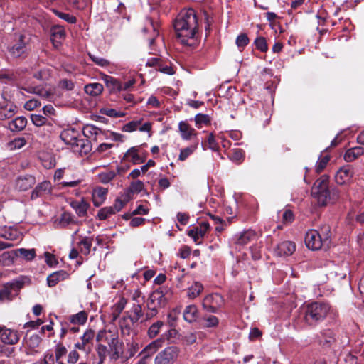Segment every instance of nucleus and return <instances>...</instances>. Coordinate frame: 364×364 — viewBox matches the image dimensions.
<instances>
[{
	"instance_id": "obj_1",
	"label": "nucleus",
	"mask_w": 364,
	"mask_h": 364,
	"mask_svg": "<svg viewBox=\"0 0 364 364\" xmlns=\"http://www.w3.org/2000/svg\"><path fill=\"white\" fill-rule=\"evenodd\" d=\"M178 41L183 46L195 47L198 43V20L191 8L181 11L173 22Z\"/></svg>"
},
{
	"instance_id": "obj_2",
	"label": "nucleus",
	"mask_w": 364,
	"mask_h": 364,
	"mask_svg": "<svg viewBox=\"0 0 364 364\" xmlns=\"http://www.w3.org/2000/svg\"><path fill=\"white\" fill-rule=\"evenodd\" d=\"M117 331L114 330L103 329L98 332L96 336L97 353L99 357L97 364H102L108 353V348L113 352L112 358L117 360L119 358V353L117 349Z\"/></svg>"
},
{
	"instance_id": "obj_3",
	"label": "nucleus",
	"mask_w": 364,
	"mask_h": 364,
	"mask_svg": "<svg viewBox=\"0 0 364 364\" xmlns=\"http://www.w3.org/2000/svg\"><path fill=\"white\" fill-rule=\"evenodd\" d=\"M328 185L329 178L326 175L321 176L314 184L311 194L320 206L334 203L339 198L338 191L335 188H331Z\"/></svg>"
},
{
	"instance_id": "obj_4",
	"label": "nucleus",
	"mask_w": 364,
	"mask_h": 364,
	"mask_svg": "<svg viewBox=\"0 0 364 364\" xmlns=\"http://www.w3.org/2000/svg\"><path fill=\"white\" fill-rule=\"evenodd\" d=\"M331 307L326 302L314 301L304 307V321L309 326L323 321L330 313Z\"/></svg>"
},
{
	"instance_id": "obj_5",
	"label": "nucleus",
	"mask_w": 364,
	"mask_h": 364,
	"mask_svg": "<svg viewBox=\"0 0 364 364\" xmlns=\"http://www.w3.org/2000/svg\"><path fill=\"white\" fill-rule=\"evenodd\" d=\"M79 133L73 128H68L64 129L60 135V139L68 145H70L75 151H78L81 155H86L91 151V145L88 142L86 144L84 139H78Z\"/></svg>"
},
{
	"instance_id": "obj_6",
	"label": "nucleus",
	"mask_w": 364,
	"mask_h": 364,
	"mask_svg": "<svg viewBox=\"0 0 364 364\" xmlns=\"http://www.w3.org/2000/svg\"><path fill=\"white\" fill-rule=\"evenodd\" d=\"M26 283H30V279L25 276H21L10 282L4 284L0 289V302L11 301L14 296L18 294L21 289Z\"/></svg>"
},
{
	"instance_id": "obj_7",
	"label": "nucleus",
	"mask_w": 364,
	"mask_h": 364,
	"mask_svg": "<svg viewBox=\"0 0 364 364\" xmlns=\"http://www.w3.org/2000/svg\"><path fill=\"white\" fill-rule=\"evenodd\" d=\"M180 349L171 346L160 351L154 358V364H173L178 359Z\"/></svg>"
},
{
	"instance_id": "obj_8",
	"label": "nucleus",
	"mask_w": 364,
	"mask_h": 364,
	"mask_svg": "<svg viewBox=\"0 0 364 364\" xmlns=\"http://www.w3.org/2000/svg\"><path fill=\"white\" fill-rule=\"evenodd\" d=\"M225 300L219 294H210L205 296L203 300V308L208 312L217 313L224 305Z\"/></svg>"
},
{
	"instance_id": "obj_9",
	"label": "nucleus",
	"mask_w": 364,
	"mask_h": 364,
	"mask_svg": "<svg viewBox=\"0 0 364 364\" xmlns=\"http://www.w3.org/2000/svg\"><path fill=\"white\" fill-rule=\"evenodd\" d=\"M168 338L167 334H162L161 336L151 342L149 344L146 346L144 349L139 353V356H144V358H150L154 354H155L159 349H160L164 345L166 339Z\"/></svg>"
},
{
	"instance_id": "obj_10",
	"label": "nucleus",
	"mask_w": 364,
	"mask_h": 364,
	"mask_svg": "<svg viewBox=\"0 0 364 364\" xmlns=\"http://www.w3.org/2000/svg\"><path fill=\"white\" fill-rule=\"evenodd\" d=\"M305 243L306 247L312 250H318L323 247H326L319 235V232L316 230H310L306 232Z\"/></svg>"
},
{
	"instance_id": "obj_11",
	"label": "nucleus",
	"mask_w": 364,
	"mask_h": 364,
	"mask_svg": "<svg viewBox=\"0 0 364 364\" xmlns=\"http://www.w3.org/2000/svg\"><path fill=\"white\" fill-rule=\"evenodd\" d=\"M24 36L19 35L16 43L9 48V52L13 58H20L26 51V46L24 42Z\"/></svg>"
},
{
	"instance_id": "obj_12",
	"label": "nucleus",
	"mask_w": 364,
	"mask_h": 364,
	"mask_svg": "<svg viewBox=\"0 0 364 364\" xmlns=\"http://www.w3.org/2000/svg\"><path fill=\"white\" fill-rule=\"evenodd\" d=\"M353 176V170L350 166L341 167L335 176L336 183L343 185L348 183Z\"/></svg>"
},
{
	"instance_id": "obj_13",
	"label": "nucleus",
	"mask_w": 364,
	"mask_h": 364,
	"mask_svg": "<svg viewBox=\"0 0 364 364\" xmlns=\"http://www.w3.org/2000/svg\"><path fill=\"white\" fill-rule=\"evenodd\" d=\"M36 181L34 176L31 175H26L19 176L16 180V188L21 191H25L31 188Z\"/></svg>"
},
{
	"instance_id": "obj_14",
	"label": "nucleus",
	"mask_w": 364,
	"mask_h": 364,
	"mask_svg": "<svg viewBox=\"0 0 364 364\" xmlns=\"http://www.w3.org/2000/svg\"><path fill=\"white\" fill-rule=\"evenodd\" d=\"M296 245L291 241H284L277 245L275 253L278 256H289L294 253Z\"/></svg>"
},
{
	"instance_id": "obj_15",
	"label": "nucleus",
	"mask_w": 364,
	"mask_h": 364,
	"mask_svg": "<svg viewBox=\"0 0 364 364\" xmlns=\"http://www.w3.org/2000/svg\"><path fill=\"white\" fill-rule=\"evenodd\" d=\"M209 228L210 225L208 222H203L198 227L189 230L187 235L197 242L205 236Z\"/></svg>"
},
{
	"instance_id": "obj_16",
	"label": "nucleus",
	"mask_w": 364,
	"mask_h": 364,
	"mask_svg": "<svg viewBox=\"0 0 364 364\" xmlns=\"http://www.w3.org/2000/svg\"><path fill=\"white\" fill-rule=\"evenodd\" d=\"M1 341L9 345H14L19 341V336L16 331L5 328L1 334Z\"/></svg>"
},
{
	"instance_id": "obj_17",
	"label": "nucleus",
	"mask_w": 364,
	"mask_h": 364,
	"mask_svg": "<svg viewBox=\"0 0 364 364\" xmlns=\"http://www.w3.org/2000/svg\"><path fill=\"white\" fill-rule=\"evenodd\" d=\"M102 77L105 83L108 84L111 82L114 85V87H117L119 91H124L129 90L131 87H132L134 83V80H130L124 84H119L116 80H114L112 77L107 75L105 74H102Z\"/></svg>"
},
{
	"instance_id": "obj_18",
	"label": "nucleus",
	"mask_w": 364,
	"mask_h": 364,
	"mask_svg": "<svg viewBox=\"0 0 364 364\" xmlns=\"http://www.w3.org/2000/svg\"><path fill=\"white\" fill-rule=\"evenodd\" d=\"M107 188L97 187L92 191V203L95 206L99 207L106 199Z\"/></svg>"
},
{
	"instance_id": "obj_19",
	"label": "nucleus",
	"mask_w": 364,
	"mask_h": 364,
	"mask_svg": "<svg viewBox=\"0 0 364 364\" xmlns=\"http://www.w3.org/2000/svg\"><path fill=\"white\" fill-rule=\"evenodd\" d=\"M142 32L144 34H146V33H150L149 36L147 38V41H149L150 46H151L154 43L155 38L159 35V31L155 28V26L153 24V21L150 18L146 19V25L142 29Z\"/></svg>"
},
{
	"instance_id": "obj_20",
	"label": "nucleus",
	"mask_w": 364,
	"mask_h": 364,
	"mask_svg": "<svg viewBox=\"0 0 364 364\" xmlns=\"http://www.w3.org/2000/svg\"><path fill=\"white\" fill-rule=\"evenodd\" d=\"M68 277L67 272L60 270L55 272L47 277V284L49 287L55 286L59 282L65 279Z\"/></svg>"
},
{
	"instance_id": "obj_21",
	"label": "nucleus",
	"mask_w": 364,
	"mask_h": 364,
	"mask_svg": "<svg viewBox=\"0 0 364 364\" xmlns=\"http://www.w3.org/2000/svg\"><path fill=\"white\" fill-rule=\"evenodd\" d=\"M123 159L132 162L134 164H138L144 161V159H142L140 157L139 154V148L136 146H133L128 149L124 154Z\"/></svg>"
},
{
	"instance_id": "obj_22",
	"label": "nucleus",
	"mask_w": 364,
	"mask_h": 364,
	"mask_svg": "<svg viewBox=\"0 0 364 364\" xmlns=\"http://www.w3.org/2000/svg\"><path fill=\"white\" fill-rule=\"evenodd\" d=\"M51 184L49 181H45L39 183L32 191L31 198L32 200L42 196L46 193H50Z\"/></svg>"
},
{
	"instance_id": "obj_23",
	"label": "nucleus",
	"mask_w": 364,
	"mask_h": 364,
	"mask_svg": "<svg viewBox=\"0 0 364 364\" xmlns=\"http://www.w3.org/2000/svg\"><path fill=\"white\" fill-rule=\"evenodd\" d=\"M17 107L13 104L0 106V120L11 118L16 112Z\"/></svg>"
},
{
	"instance_id": "obj_24",
	"label": "nucleus",
	"mask_w": 364,
	"mask_h": 364,
	"mask_svg": "<svg viewBox=\"0 0 364 364\" xmlns=\"http://www.w3.org/2000/svg\"><path fill=\"white\" fill-rule=\"evenodd\" d=\"M27 124V119L24 117H18L8 124V128L11 132L22 131Z\"/></svg>"
},
{
	"instance_id": "obj_25",
	"label": "nucleus",
	"mask_w": 364,
	"mask_h": 364,
	"mask_svg": "<svg viewBox=\"0 0 364 364\" xmlns=\"http://www.w3.org/2000/svg\"><path fill=\"white\" fill-rule=\"evenodd\" d=\"M178 129L181 137L185 140H188L196 134V130L186 122H181L178 124Z\"/></svg>"
},
{
	"instance_id": "obj_26",
	"label": "nucleus",
	"mask_w": 364,
	"mask_h": 364,
	"mask_svg": "<svg viewBox=\"0 0 364 364\" xmlns=\"http://www.w3.org/2000/svg\"><path fill=\"white\" fill-rule=\"evenodd\" d=\"M142 307L140 304H134L129 311V319L132 323H135L142 317Z\"/></svg>"
},
{
	"instance_id": "obj_27",
	"label": "nucleus",
	"mask_w": 364,
	"mask_h": 364,
	"mask_svg": "<svg viewBox=\"0 0 364 364\" xmlns=\"http://www.w3.org/2000/svg\"><path fill=\"white\" fill-rule=\"evenodd\" d=\"M363 154V149L360 146L353 147L348 149L344 154V160L347 162H351Z\"/></svg>"
},
{
	"instance_id": "obj_28",
	"label": "nucleus",
	"mask_w": 364,
	"mask_h": 364,
	"mask_svg": "<svg viewBox=\"0 0 364 364\" xmlns=\"http://www.w3.org/2000/svg\"><path fill=\"white\" fill-rule=\"evenodd\" d=\"M203 290V284L199 282H194L193 284L188 288L187 296L191 299H194L200 295Z\"/></svg>"
},
{
	"instance_id": "obj_29",
	"label": "nucleus",
	"mask_w": 364,
	"mask_h": 364,
	"mask_svg": "<svg viewBox=\"0 0 364 364\" xmlns=\"http://www.w3.org/2000/svg\"><path fill=\"white\" fill-rule=\"evenodd\" d=\"M197 313L198 310L195 305H188L183 311V318L187 322L192 323L196 321Z\"/></svg>"
},
{
	"instance_id": "obj_30",
	"label": "nucleus",
	"mask_w": 364,
	"mask_h": 364,
	"mask_svg": "<svg viewBox=\"0 0 364 364\" xmlns=\"http://www.w3.org/2000/svg\"><path fill=\"white\" fill-rule=\"evenodd\" d=\"M72 207L75 210L77 214L82 217L86 215L87 210L90 206L89 203L83 199L80 201H75L72 203Z\"/></svg>"
},
{
	"instance_id": "obj_31",
	"label": "nucleus",
	"mask_w": 364,
	"mask_h": 364,
	"mask_svg": "<svg viewBox=\"0 0 364 364\" xmlns=\"http://www.w3.org/2000/svg\"><path fill=\"white\" fill-rule=\"evenodd\" d=\"M256 237V233L255 231L249 230L243 232L240 235L238 238L237 239L236 243L241 245H245L250 242L252 240H253Z\"/></svg>"
},
{
	"instance_id": "obj_32",
	"label": "nucleus",
	"mask_w": 364,
	"mask_h": 364,
	"mask_svg": "<svg viewBox=\"0 0 364 364\" xmlns=\"http://www.w3.org/2000/svg\"><path fill=\"white\" fill-rule=\"evenodd\" d=\"M14 255L17 257L21 256L26 260H32L36 257V250L34 249L20 248L14 251Z\"/></svg>"
},
{
	"instance_id": "obj_33",
	"label": "nucleus",
	"mask_w": 364,
	"mask_h": 364,
	"mask_svg": "<svg viewBox=\"0 0 364 364\" xmlns=\"http://www.w3.org/2000/svg\"><path fill=\"white\" fill-rule=\"evenodd\" d=\"M319 235L324 243L326 247H328L331 244V228L329 225H325L322 226L320 229Z\"/></svg>"
},
{
	"instance_id": "obj_34",
	"label": "nucleus",
	"mask_w": 364,
	"mask_h": 364,
	"mask_svg": "<svg viewBox=\"0 0 364 364\" xmlns=\"http://www.w3.org/2000/svg\"><path fill=\"white\" fill-rule=\"evenodd\" d=\"M24 90H26L28 92L30 93H34L36 95H38L44 98H48L51 95V93L48 92V90H44L43 88L39 87V86H27L24 88Z\"/></svg>"
},
{
	"instance_id": "obj_35",
	"label": "nucleus",
	"mask_w": 364,
	"mask_h": 364,
	"mask_svg": "<svg viewBox=\"0 0 364 364\" xmlns=\"http://www.w3.org/2000/svg\"><path fill=\"white\" fill-rule=\"evenodd\" d=\"M198 148V144H192L188 147L181 149L178 156V160L184 161L186 160Z\"/></svg>"
},
{
	"instance_id": "obj_36",
	"label": "nucleus",
	"mask_w": 364,
	"mask_h": 364,
	"mask_svg": "<svg viewBox=\"0 0 364 364\" xmlns=\"http://www.w3.org/2000/svg\"><path fill=\"white\" fill-rule=\"evenodd\" d=\"M52 40L54 42L60 43L65 38V33L63 27L56 26H53L51 30Z\"/></svg>"
},
{
	"instance_id": "obj_37",
	"label": "nucleus",
	"mask_w": 364,
	"mask_h": 364,
	"mask_svg": "<svg viewBox=\"0 0 364 364\" xmlns=\"http://www.w3.org/2000/svg\"><path fill=\"white\" fill-rule=\"evenodd\" d=\"M127 304V300L124 298H120L119 300L112 307L113 320H116L121 312L124 310Z\"/></svg>"
},
{
	"instance_id": "obj_38",
	"label": "nucleus",
	"mask_w": 364,
	"mask_h": 364,
	"mask_svg": "<svg viewBox=\"0 0 364 364\" xmlns=\"http://www.w3.org/2000/svg\"><path fill=\"white\" fill-rule=\"evenodd\" d=\"M164 326V322L161 321H157L154 323L147 331V336L149 338H154L160 332L161 328Z\"/></svg>"
},
{
	"instance_id": "obj_39",
	"label": "nucleus",
	"mask_w": 364,
	"mask_h": 364,
	"mask_svg": "<svg viewBox=\"0 0 364 364\" xmlns=\"http://www.w3.org/2000/svg\"><path fill=\"white\" fill-rule=\"evenodd\" d=\"M87 319V314L85 311H82L75 315H73L70 318V321L74 324H84Z\"/></svg>"
},
{
	"instance_id": "obj_40",
	"label": "nucleus",
	"mask_w": 364,
	"mask_h": 364,
	"mask_svg": "<svg viewBox=\"0 0 364 364\" xmlns=\"http://www.w3.org/2000/svg\"><path fill=\"white\" fill-rule=\"evenodd\" d=\"M91 340V331H87L82 337V343H78L75 346L79 349L90 350V341Z\"/></svg>"
},
{
	"instance_id": "obj_41",
	"label": "nucleus",
	"mask_w": 364,
	"mask_h": 364,
	"mask_svg": "<svg viewBox=\"0 0 364 364\" xmlns=\"http://www.w3.org/2000/svg\"><path fill=\"white\" fill-rule=\"evenodd\" d=\"M133 324L134 323H132L129 321V316L127 318H125V317L123 318L119 321V326H120L122 333L124 335H129L131 330H132V326H133Z\"/></svg>"
},
{
	"instance_id": "obj_42",
	"label": "nucleus",
	"mask_w": 364,
	"mask_h": 364,
	"mask_svg": "<svg viewBox=\"0 0 364 364\" xmlns=\"http://www.w3.org/2000/svg\"><path fill=\"white\" fill-rule=\"evenodd\" d=\"M14 252H4L0 255V266H9L13 263Z\"/></svg>"
},
{
	"instance_id": "obj_43",
	"label": "nucleus",
	"mask_w": 364,
	"mask_h": 364,
	"mask_svg": "<svg viewBox=\"0 0 364 364\" xmlns=\"http://www.w3.org/2000/svg\"><path fill=\"white\" fill-rule=\"evenodd\" d=\"M91 239L88 237H85L80 242V249L81 253L87 255L90 252Z\"/></svg>"
},
{
	"instance_id": "obj_44",
	"label": "nucleus",
	"mask_w": 364,
	"mask_h": 364,
	"mask_svg": "<svg viewBox=\"0 0 364 364\" xmlns=\"http://www.w3.org/2000/svg\"><path fill=\"white\" fill-rule=\"evenodd\" d=\"M115 213V211L113 210V208L112 207H105L101 208L97 213V218L99 220H105L108 217H109L111 215H113Z\"/></svg>"
},
{
	"instance_id": "obj_45",
	"label": "nucleus",
	"mask_w": 364,
	"mask_h": 364,
	"mask_svg": "<svg viewBox=\"0 0 364 364\" xmlns=\"http://www.w3.org/2000/svg\"><path fill=\"white\" fill-rule=\"evenodd\" d=\"M100 113L106 114L107 116L118 118L123 117L125 116V113L123 112H118L114 109L102 108L100 109Z\"/></svg>"
},
{
	"instance_id": "obj_46",
	"label": "nucleus",
	"mask_w": 364,
	"mask_h": 364,
	"mask_svg": "<svg viewBox=\"0 0 364 364\" xmlns=\"http://www.w3.org/2000/svg\"><path fill=\"white\" fill-rule=\"evenodd\" d=\"M195 122L198 127H201L203 124H208L210 120L208 114H198L195 117Z\"/></svg>"
},
{
	"instance_id": "obj_47",
	"label": "nucleus",
	"mask_w": 364,
	"mask_h": 364,
	"mask_svg": "<svg viewBox=\"0 0 364 364\" xmlns=\"http://www.w3.org/2000/svg\"><path fill=\"white\" fill-rule=\"evenodd\" d=\"M41 341L42 339L38 335L33 334L28 339L27 345L30 348H36L40 346Z\"/></svg>"
},
{
	"instance_id": "obj_48",
	"label": "nucleus",
	"mask_w": 364,
	"mask_h": 364,
	"mask_svg": "<svg viewBox=\"0 0 364 364\" xmlns=\"http://www.w3.org/2000/svg\"><path fill=\"white\" fill-rule=\"evenodd\" d=\"M255 45L259 50L261 52H266L268 50L266 39L264 37H257L255 40Z\"/></svg>"
},
{
	"instance_id": "obj_49",
	"label": "nucleus",
	"mask_w": 364,
	"mask_h": 364,
	"mask_svg": "<svg viewBox=\"0 0 364 364\" xmlns=\"http://www.w3.org/2000/svg\"><path fill=\"white\" fill-rule=\"evenodd\" d=\"M73 223V219L71 214L68 213H63L59 220L58 224L61 227H65Z\"/></svg>"
},
{
	"instance_id": "obj_50",
	"label": "nucleus",
	"mask_w": 364,
	"mask_h": 364,
	"mask_svg": "<svg viewBox=\"0 0 364 364\" xmlns=\"http://www.w3.org/2000/svg\"><path fill=\"white\" fill-rule=\"evenodd\" d=\"M54 13L59 18L65 20L69 23H75L76 22V18L68 13H64L58 11H54Z\"/></svg>"
},
{
	"instance_id": "obj_51",
	"label": "nucleus",
	"mask_w": 364,
	"mask_h": 364,
	"mask_svg": "<svg viewBox=\"0 0 364 364\" xmlns=\"http://www.w3.org/2000/svg\"><path fill=\"white\" fill-rule=\"evenodd\" d=\"M244 151L240 149L232 150V153L230 156V159L232 161L240 162L244 159Z\"/></svg>"
},
{
	"instance_id": "obj_52",
	"label": "nucleus",
	"mask_w": 364,
	"mask_h": 364,
	"mask_svg": "<svg viewBox=\"0 0 364 364\" xmlns=\"http://www.w3.org/2000/svg\"><path fill=\"white\" fill-rule=\"evenodd\" d=\"M18 232L16 230L7 229L4 233H1L0 237L9 240H14L17 238Z\"/></svg>"
},
{
	"instance_id": "obj_53",
	"label": "nucleus",
	"mask_w": 364,
	"mask_h": 364,
	"mask_svg": "<svg viewBox=\"0 0 364 364\" xmlns=\"http://www.w3.org/2000/svg\"><path fill=\"white\" fill-rule=\"evenodd\" d=\"M205 322V326L206 328H214L217 327L219 324V319L215 316L210 315L204 318Z\"/></svg>"
},
{
	"instance_id": "obj_54",
	"label": "nucleus",
	"mask_w": 364,
	"mask_h": 364,
	"mask_svg": "<svg viewBox=\"0 0 364 364\" xmlns=\"http://www.w3.org/2000/svg\"><path fill=\"white\" fill-rule=\"evenodd\" d=\"M321 338H320V342L321 343H331L333 340V333L330 330H326L321 333Z\"/></svg>"
},
{
	"instance_id": "obj_55",
	"label": "nucleus",
	"mask_w": 364,
	"mask_h": 364,
	"mask_svg": "<svg viewBox=\"0 0 364 364\" xmlns=\"http://www.w3.org/2000/svg\"><path fill=\"white\" fill-rule=\"evenodd\" d=\"M329 161V157L328 156H325L318 159L316 165V171L317 173H321L326 166Z\"/></svg>"
},
{
	"instance_id": "obj_56",
	"label": "nucleus",
	"mask_w": 364,
	"mask_h": 364,
	"mask_svg": "<svg viewBox=\"0 0 364 364\" xmlns=\"http://www.w3.org/2000/svg\"><path fill=\"white\" fill-rule=\"evenodd\" d=\"M26 141L23 137H18L11 141L9 143V146L11 149H21L26 144Z\"/></svg>"
},
{
	"instance_id": "obj_57",
	"label": "nucleus",
	"mask_w": 364,
	"mask_h": 364,
	"mask_svg": "<svg viewBox=\"0 0 364 364\" xmlns=\"http://www.w3.org/2000/svg\"><path fill=\"white\" fill-rule=\"evenodd\" d=\"M31 118L32 122L37 127H41L47 122V119L40 114H31Z\"/></svg>"
},
{
	"instance_id": "obj_58",
	"label": "nucleus",
	"mask_w": 364,
	"mask_h": 364,
	"mask_svg": "<svg viewBox=\"0 0 364 364\" xmlns=\"http://www.w3.org/2000/svg\"><path fill=\"white\" fill-rule=\"evenodd\" d=\"M141 121H132L124 125L122 130L127 132H131L137 129Z\"/></svg>"
},
{
	"instance_id": "obj_59",
	"label": "nucleus",
	"mask_w": 364,
	"mask_h": 364,
	"mask_svg": "<svg viewBox=\"0 0 364 364\" xmlns=\"http://www.w3.org/2000/svg\"><path fill=\"white\" fill-rule=\"evenodd\" d=\"M128 199H127L126 196H124V199H122L121 198H117L114 203V205L112 207L113 208V210L116 212L120 211L124 205L127 203Z\"/></svg>"
},
{
	"instance_id": "obj_60",
	"label": "nucleus",
	"mask_w": 364,
	"mask_h": 364,
	"mask_svg": "<svg viewBox=\"0 0 364 364\" xmlns=\"http://www.w3.org/2000/svg\"><path fill=\"white\" fill-rule=\"evenodd\" d=\"M249 43V38L245 33L240 34L236 38V44L239 48H245Z\"/></svg>"
},
{
	"instance_id": "obj_61",
	"label": "nucleus",
	"mask_w": 364,
	"mask_h": 364,
	"mask_svg": "<svg viewBox=\"0 0 364 364\" xmlns=\"http://www.w3.org/2000/svg\"><path fill=\"white\" fill-rule=\"evenodd\" d=\"M115 176V173L114 171H109L107 173H102L99 174V179L103 183H107L112 180Z\"/></svg>"
},
{
	"instance_id": "obj_62",
	"label": "nucleus",
	"mask_w": 364,
	"mask_h": 364,
	"mask_svg": "<svg viewBox=\"0 0 364 364\" xmlns=\"http://www.w3.org/2000/svg\"><path fill=\"white\" fill-rule=\"evenodd\" d=\"M113 144H107V143H102L100 144L97 148L95 149V151L92 153V154L95 155V157H97V154H100L101 153H103L109 149H111L113 146Z\"/></svg>"
},
{
	"instance_id": "obj_63",
	"label": "nucleus",
	"mask_w": 364,
	"mask_h": 364,
	"mask_svg": "<svg viewBox=\"0 0 364 364\" xmlns=\"http://www.w3.org/2000/svg\"><path fill=\"white\" fill-rule=\"evenodd\" d=\"M284 223H290L294 220V214L291 210L287 209L282 213Z\"/></svg>"
},
{
	"instance_id": "obj_64",
	"label": "nucleus",
	"mask_w": 364,
	"mask_h": 364,
	"mask_svg": "<svg viewBox=\"0 0 364 364\" xmlns=\"http://www.w3.org/2000/svg\"><path fill=\"white\" fill-rule=\"evenodd\" d=\"M41 103L35 99L27 101L24 105V108L28 111L33 110L36 107H39Z\"/></svg>"
}]
</instances>
